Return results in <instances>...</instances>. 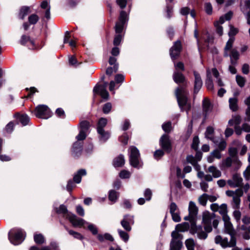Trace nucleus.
<instances>
[{
	"label": "nucleus",
	"instance_id": "f257e3e1",
	"mask_svg": "<svg viewBox=\"0 0 250 250\" xmlns=\"http://www.w3.org/2000/svg\"><path fill=\"white\" fill-rule=\"evenodd\" d=\"M55 210L57 214L68 219L74 227H82L85 224H88L83 219L77 217L76 215L69 211L64 205H61L59 208H56Z\"/></svg>",
	"mask_w": 250,
	"mask_h": 250
},
{
	"label": "nucleus",
	"instance_id": "f03ea898",
	"mask_svg": "<svg viewBox=\"0 0 250 250\" xmlns=\"http://www.w3.org/2000/svg\"><path fill=\"white\" fill-rule=\"evenodd\" d=\"M186 94L187 91L183 86L178 87L176 90L175 95L179 106L181 110H185L188 113V111L190 109L191 104L188 102Z\"/></svg>",
	"mask_w": 250,
	"mask_h": 250
},
{
	"label": "nucleus",
	"instance_id": "7ed1b4c3",
	"mask_svg": "<svg viewBox=\"0 0 250 250\" xmlns=\"http://www.w3.org/2000/svg\"><path fill=\"white\" fill-rule=\"evenodd\" d=\"M25 236V232L19 228L13 229L8 233V239L14 245L21 244L24 241Z\"/></svg>",
	"mask_w": 250,
	"mask_h": 250
},
{
	"label": "nucleus",
	"instance_id": "20e7f679",
	"mask_svg": "<svg viewBox=\"0 0 250 250\" xmlns=\"http://www.w3.org/2000/svg\"><path fill=\"white\" fill-rule=\"evenodd\" d=\"M227 196L232 197L231 206L234 209H239L240 206V198L243 195L241 188L237 189L235 191L227 190L226 192Z\"/></svg>",
	"mask_w": 250,
	"mask_h": 250
},
{
	"label": "nucleus",
	"instance_id": "39448f33",
	"mask_svg": "<svg viewBox=\"0 0 250 250\" xmlns=\"http://www.w3.org/2000/svg\"><path fill=\"white\" fill-rule=\"evenodd\" d=\"M129 162L130 165L136 168H139L142 166L140 162V153L136 147L131 146L129 148Z\"/></svg>",
	"mask_w": 250,
	"mask_h": 250
},
{
	"label": "nucleus",
	"instance_id": "423d86ee",
	"mask_svg": "<svg viewBox=\"0 0 250 250\" xmlns=\"http://www.w3.org/2000/svg\"><path fill=\"white\" fill-rule=\"evenodd\" d=\"M215 243L219 244L223 248H231L236 246V238L235 237H231L230 240L226 237H222L220 235H217L214 239Z\"/></svg>",
	"mask_w": 250,
	"mask_h": 250
},
{
	"label": "nucleus",
	"instance_id": "0eeeda50",
	"mask_svg": "<svg viewBox=\"0 0 250 250\" xmlns=\"http://www.w3.org/2000/svg\"><path fill=\"white\" fill-rule=\"evenodd\" d=\"M35 115L39 118L47 119L52 116V112L47 105L42 104L36 107Z\"/></svg>",
	"mask_w": 250,
	"mask_h": 250
},
{
	"label": "nucleus",
	"instance_id": "6e6552de",
	"mask_svg": "<svg viewBox=\"0 0 250 250\" xmlns=\"http://www.w3.org/2000/svg\"><path fill=\"white\" fill-rule=\"evenodd\" d=\"M215 218L214 213H210L208 211H205L203 213L202 223L204 225V229L207 232H209L212 230L211 222Z\"/></svg>",
	"mask_w": 250,
	"mask_h": 250
},
{
	"label": "nucleus",
	"instance_id": "1a4fd4ad",
	"mask_svg": "<svg viewBox=\"0 0 250 250\" xmlns=\"http://www.w3.org/2000/svg\"><path fill=\"white\" fill-rule=\"evenodd\" d=\"M128 15L125 11L122 10L120 12L119 21L115 25V31L117 33L120 34L122 32L124 25L128 21Z\"/></svg>",
	"mask_w": 250,
	"mask_h": 250
},
{
	"label": "nucleus",
	"instance_id": "9d476101",
	"mask_svg": "<svg viewBox=\"0 0 250 250\" xmlns=\"http://www.w3.org/2000/svg\"><path fill=\"white\" fill-rule=\"evenodd\" d=\"M134 224V216L129 214L125 215L121 221V225L127 232L131 230L132 226Z\"/></svg>",
	"mask_w": 250,
	"mask_h": 250
},
{
	"label": "nucleus",
	"instance_id": "9b49d317",
	"mask_svg": "<svg viewBox=\"0 0 250 250\" xmlns=\"http://www.w3.org/2000/svg\"><path fill=\"white\" fill-rule=\"evenodd\" d=\"M169 212L172 220L175 222H179L181 220L180 211L177 205L174 202H171L168 207Z\"/></svg>",
	"mask_w": 250,
	"mask_h": 250
},
{
	"label": "nucleus",
	"instance_id": "f8f14e48",
	"mask_svg": "<svg viewBox=\"0 0 250 250\" xmlns=\"http://www.w3.org/2000/svg\"><path fill=\"white\" fill-rule=\"evenodd\" d=\"M181 49V42L180 41H177L174 43L169 50L170 56L172 60H175L179 56Z\"/></svg>",
	"mask_w": 250,
	"mask_h": 250
},
{
	"label": "nucleus",
	"instance_id": "ddd939ff",
	"mask_svg": "<svg viewBox=\"0 0 250 250\" xmlns=\"http://www.w3.org/2000/svg\"><path fill=\"white\" fill-rule=\"evenodd\" d=\"M160 145L163 149L167 153H169L171 150V142L169 137L166 134H164L160 138Z\"/></svg>",
	"mask_w": 250,
	"mask_h": 250
},
{
	"label": "nucleus",
	"instance_id": "4468645a",
	"mask_svg": "<svg viewBox=\"0 0 250 250\" xmlns=\"http://www.w3.org/2000/svg\"><path fill=\"white\" fill-rule=\"evenodd\" d=\"M224 221L225 230L226 233L230 235L231 237H235V232L233 229L232 224L230 221V218L229 216H226L223 219Z\"/></svg>",
	"mask_w": 250,
	"mask_h": 250
},
{
	"label": "nucleus",
	"instance_id": "2eb2a0df",
	"mask_svg": "<svg viewBox=\"0 0 250 250\" xmlns=\"http://www.w3.org/2000/svg\"><path fill=\"white\" fill-rule=\"evenodd\" d=\"M243 179L238 174L233 175L232 179L228 181V185L231 188L240 187L242 186Z\"/></svg>",
	"mask_w": 250,
	"mask_h": 250
},
{
	"label": "nucleus",
	"instance_id": "dca6fc26",
	"mask_svg": "<svg viewBox=\"0 0 250 250\" xmlns=\"http://www.w3.org/2000/svg\"><path fill=\"white\" fill-rule=\"evenodd\" d=\"M232 164L236 165L238 167L240 166V162L238 159V158H232L230 157H228L222 161V167L224 168H229Z\"/></svg>",
	"mask_w": 250,
	"mask_h": 250
},
{
	"label": "nucleus",
	"instance_id": "f3484780",
	"mask_svg": "<svg viewBox=\"0 0 250 250\" xmlns=\"http://www.w3.org/2000/svg\"><path fill=\"white\" fill-rule=\"evenodd\" d=\"M194 76V93L197 94L203 85V82L200 74L194 71L193 72Z\"/></svg>",
	"mask_w": 250,
	"mask_h": 250
},
{
	"label": "nucleus",
	"instance_id": "a211bd4d",
	"mask_svg": "<svg viewBox=\"0 0 250 250\" xmlns=\"http://www.w3.org/2000/svg\"><path fill=\"white\" fill-rule=\"evenodd\" d=\"M20 43L22 45H25L27 43V45L30 49H34L35 48L34 42L32 40L29 36L26 35H22L20 40Z\"/></svg>",
	"mask_w": 250,
	"mask_h": 250
},
{
	"label": "nucleus",
	"instance_id": "6ab92c4d",
	"mask_svg": "<svg viewBox=\"0 0 250 250\" xmlns=\"http://www.w3.org/2000/svg\"><path fill=\"white\" fill-rule=\"evenodd\" d=\"M211 70L209 69L207 70V79L205 84L208 90H212L214 88L213 81L211 79Z\"/></svg>",
	"mask_w": 250,
	"mask_h": 250
},
{
	"label": "nucleus",
	"instance_id": "aec40b11",
	"mask_svg": "<svg viewBox=\"0 0 250 250\" xmlns=\"http://www.w3.org/2000/svg\"><path fill=\"white\" fill-rule=\"evenodd\" d=\"M187 161L188 163L191 164L195 170L199 171L201 169L200 166L198 164L196 158L192 155H188L186 158Z\"/></svg>",
	"mask_w": 250,
	"mask_h": 250
},
{
	"label": "nucleus",
	"instance_id": "412c9836",
	"mask_svg": "<svg viewBox=\"0 0 250 250\" xmlns=\"http://www.w3.org/2000/svg\"><path fill=\"white\" fill-rule=\"evenodd\" d=\"M173 78L174 81L177 83H185V78L183 74L178 71H175L173 73Z\"/></svg>",
	"mask_w": 250,
	"mask_h": 250
},
{
	"label": "nucleus",
	"instance_id": "4be33fe9",
	"mask_svg": "<svg viewBox=\"0 0 250 250\" xmlns=\"http://www.w3.org/2000/svg\"><path fill=\"white\" fill-rule=\"evenodd\" d=\"M99 134V139L102 143L105 142L110 137V134L108 131H106L104 129L101 130V132H97Z\"/></svg>",
	"mask_w": 250,
	"mask_h": 250
},
{
	"label": "nucleus",
	"instance_id": "5701e85b",
	"mask_svg": "<svg viewBox=\"0 0 250 250\" xmlns=\"http://www.w3.org/2000/svg\"><path fill=\"white\" fill-rule=\"evenodd\" d=\"M86 174V171L84 169H81L78 171V172L74 174L73 180L74 181L79 184L81 182L82 176L85 175Z\"/></svg>",
	"mask_w": 250,
	"mask_h": 250
},
{
	"label": "nucleus",
	"instance_id": "b1692460",
	"mask_svg": "<svg viewBox=\"0 0 250 250\" xmlns=\"http://www.w3.org/2000/svg\"><path fill=\"white\" fill-rule=\"evenodd\" d=\"M188 212L192 217H196L198 212V208L194 202L190 201L188 206Z\"/></svg>",
	"mask_w": 250,
	"mask_h": 250
},
{
	"label": "nucleus",
	"instance_id": "393cba45",
	"mask_svg": "<svg viewBox=\"0 0 250 250\" xmlns=\"http://www.w3.org/2000/svg\"><path fill=\"white\" fill-rule=\"evenodd\" d=\"M83 145L81 143L78 141L74 143L73 146V153L76 156H79L82 150Z\"/></svg>",
	"mask_w": 250,
	"mask_h": 250
},
{
	"label": "nucleus",
	"instance_id": "a878e982",
	"mask_svg": "<svg viewBox=\"0 0 250 250\" xmlns=\"http://www.w3.org/2000/svg\"><path fill=\"white\" fill-rule=\"evenodd\" d=\"M214 128L211 126H208L205 132V137L206 138L210 140L214 143H216L215 138L213 137Z\"/></svg>",
	"mask_w": 250,
	"mask_h": 250
},
{
	"label": "nucleus",
	"instance_id": "bb28decb",
	"mask_svg": "<svg viewBox=\"0 0 250 250\" xmlns=\"http://www.w3.org/2000/svg\"><path fill=\"white\" fill-rule=\"evenodd\" d=\"M203 111L205 114V116L210 112L212 109L211 105L210 102L208 99H204L203 101Z\"/></svg>",
	"mask_w": 250,
	"mask_h": 250
},
{
	"label": "nucleus",
	"instance_id": "cd10ccee",
	"mask_svg": "<svg viewBox=\"0 0 250 250\" xmlns=\"http://www.w3.org/2000/svg\"><path fill=\"white\" fill-rule=\"evenodd\" d=\"M125 160L123 155H120L113 160V165L115 167H121L125 164Z\"/></svg>",
	"mask_w": 250,
	"mask_h": 250
},
{
	"label": "nucleus",
	"instance_id": "c85d7f7f",
	"mask_svg": "<svg viewBox=\"0 0 250 250\" xmlns=\"http://www.w3.org/2000/svg\"><path fill=\"white\" fill-rule=\"evenodd\" d=\"M41 7L42 9H46L45 17L46 19H49L50 18V6L49 5L48 2L46 0L43 1L41 4Z\"/></svg>",
	"mask_w": 250,
	"mask_h": 250
},
{
	"label": "nucleus",
	"instance_id": "c756f323",
	"mask_svg": "<svg viewBox=\"0 0 250 250\" xmlns=\"http://www.w3.org/2000/svg\"><path fill=\"white\" fill-rule=\"evenodd\" d=\"M229 56H230L231 63L232 64H235L236 63V61L239 59V54L238 51L235 49H232L230 54H229Z\"/></svg>",
	"mask_w": 250,
	"mask_h": 250
},
{
	"label": "nucleus",
	"instance_id": "7c9ffc66",
	"mask_svg": "<svg viewBox=\"0 0 250 250\" xmlns=\"http://www.w3.org/2000/svg\"><path fill=\"white\" fill-rule=\"evenodd\" d=\"M208 170L209 172L212 173V176L214 178H219L221 176V171L214 166H210L208 168Z\"/></svg>",
	"mask_w": 250,
	"mask_h": 250
},
{
	"label": "nucleus",
	"instance_id": "2f4dec72",
	"mask_svg": "<svg viewBox=\"0 0 250 250\" xmlns=\"http://www.w3.org/2000/svg\"><path fill=\"white\" fill-rule=\"evenodd\" d=\"M241 122V118L239 115L233 116L232 119L229 121V125L230 126L233 125H239Z\"/></svg>",
	"mask_w": 250,
	"mask_h": 250
},
{
	"label": "nucleus",
	"instance_id": "473e14b6",
	"mask_svg": "<svg viewBox=\"0 0 250 250\" xmlns=\"http://www.w3.org/2000/svg\"><path fill=\"white\" fill-rule=\"evenodd\" d=\"M119 196V193L114 190H111L109 191L108 199L112 203H115Z\"/></svg>",
	"mask_w": 250,
	"mask_h": 250
},
{
	"label": "nucleus",
	"instance_id": "72a5a7b5",
	"mask_svg": "<svg viewBox=\"0 0 250 250\" xmlns=\"http://www.w3.org/2000/svg\"><path fill=\"white\" fill-rule=\"evenodd\" d=\"M238 100L236 98H231L229 99V106L230 109L235 111L238 109Z\"/></svg>",
	"mask_w": 250,
	"mask_h": 250
},
{
	"label": "nucleus",
	"instance_id": "f704fd0d",
	"mask_svg": "<svg viewBox=\"0 0 250 250\" xmlns=\"http://www.w3.org/2000/svg\"><path fill=\"white\" fill-rule=\"evenodd\" d=\"M107 120L106 118H101L99 119L97 127V132L101 131V130L104 129V128L106 125Z\"/></svg>",
	"mask_w": 250,
	"mask_h": 250
},
{
	"label": "nucleus",
	"instance_id": "c9c22d12",
	"mask_svg": "<svg viewBox=\"0 0 250 250\" xmlns=\"http://www.w3.org/2000/svg\"><path fill=\"white\" fill-rule=\"evenodd\" d=\"M211 73L215 78H216V83H217L218 86H222L224 85V83L222 81V80L219 77V73L218 70L216 68H213L211 69Z\"/></svg>",
	"mask_w": 250,
	"mask_h": 250
},
{
	"label": "nucleus",
	"instance_id": "e433bc0d",
	"mask_svg": "<svg viewBox=\"0 0 250 250\" xmlns=\"http://www.w3.org/2000/svg\"><path fill=\"white\" fill-rule=\"evenodd\" d=\"M181 246L182 244L179 241L171 240L170 244V250H180Z\"/></svg>",
	"mask_w": 250,
	"mask_h": 250
},
{
	"label": "nucleus",
	"instance_id": "4c0bfd02",
	"mask_svg": "<svg viewBox=\"0 0 250 250\" xmlns=\"http://www.w3.org/2000/svg\"><path fill=\"white\" fill-rule=\"evenodd\" d=\"M60 223L63 225L65 229L68 231L69 234L72 236H73L74 238L78 239H82L83 237V236L79 232H76L72 230H69L68 228L65 226L61 221H60Z\"/></svg>",
	"mask_w": 250,
	"mask_h": 250
},
{
	"label": "nucleus",
	"instance_id": "58836bf2",
	"mask_svg": "<svg viewBox=\"0 0 250 250\" xmlns=\"http://www.w3.org/2000/svg\"><path fill=\"white\" fill-rule=\"evenodd\" d=\"M97 238L98 240L102 242H103L104 239L109 240L111 242L113 241L114 240V238L112 235L108 233H105L104 235L99 234L98 235Z\"/></svg>",
	"mask_w": 250,
	"mask_h": 250
},
{
	"label": "nucleus",
	"instance_id": "ea45409f",
	"mask_svg": "<svg viewBox=\"0 0 250 250\" xmlns=\"http://www.w3.org/2000/svg\"><path fill=\"white\" fill-rule=\"evenodd\" d=\"M30 13V8L27 6L22 7L20 11L19 17L21 19H24L29 13Z\"/></svg>",
	"mask_w": 250,
	"mask_h": 250
},
{
	"label": "nucleus",
	"instance_id": "a19ab883",
	"mask_svg": "<svg viewBox=\"0 0 250 250\" xmlns=\"http://www.w3.org/2000/svg\"><path fill=\"white\" fill-rule=\"evenodd\" d=\"M196 233L197 234V237L200 239H205L208 236L207 232L202 230V228L201 226L197 227Z\"/></svg>",
	"mask_w": 250,
	"mask_h": 250
},
{
	"label": "nucleus",
	"instance_id": "79ce46f5",
	"mask_svg": "<svg viewBox=\"0 0 250 250\" xmlns=\"http://www.w3.org/2000/svg\"><path fill=\"white\" fill-rule=\"evenodd\" d=\"M35 242L38 245H42L45 242V238L41 234H35L34 235Z\"/></svg>",
	"mask_w": 250,
	"mask_h": 250
},
{
	"label": "nucleus",
	"instance_id": "37998d69",
	"mask_svg": "<svg viewBox=\"0 0 250 250\" xmlns=\"http://www.w3.org/2000/svg\"><path fill=\"white\" fill-rule=\"evenodd\" d=\"M218 211L220 214L222 215L223 219L226 216H228L227 214V206L226 204H222L219 206Z\"/></svg>",
	"mask_w": 250,
	"mask_h": 250
},
{
	"label": "nucleus",
	"instance_id": "c03bdc74",
	"mask_svg": "<svg viewBox=\"0 0 250 250\" xmlns=\"http://www.w3.org/2000/svg\"><path fill=\"white\" fill-rule=\"evenodd\" d=\"M80 130L83 131L87 133L88 129L90 126V123L87 121H82L80 123Z\"/></svg>",
	"mask_w": 250,
	"mask_h": 250
},
{
	"label": "nucleus",
	"instance_id": "a18cd8bd",
	"mask_svg": "<svg viewBox=\"0 0 250 250\" xmlns=\"http://www.w3.org/2000/svg\"><path fill=\"white\" fill-rule=\"evenodd\" d=\"M185 245L188 250H193L195 247V242L193 239L189 238L186 240Z\"/></svg>",
	"mask_w": 250,
	"mask_h": 250
},
{
	"label": "nucleus",
	"instance_id": "49530a36",
	"mask_svg": "<svg viewBox=\"0 0 250 250\" xmlns=\"http://www.w3.org/2000/svg\"><path fill=\"white\" fill-rule=\"evenodd\" d=\"M118 234L120 238L125 242H127L129 239V235L128 233L122 230L121 229H118Z\"/></svg>",
	"mask_w": 250,
	"mask_h": 250
},
{
	"label": "nucleus",
	"instance_id": "de8ad7c7",
	"mask_svg": "<svg viewBox=\"0 0 250 250\" xmlns=\"http://www.w3.org/2000/svg\"><path fill=\"white\" fill-rule=\"evenodd\" d=\"M208 194L206 193H204L201 196H200L198 198L199 203L203 206H206L207 205L208 199Z\"/></svg>",
	"mask_w": 250,
	"mask_h": 250
},
{
	"label": "nucleus",
	"instance_id": "09e8293b",
	"mask_svg": "<svg viewBox=\"0 0 250 250\" xmlns=\"http://www.w3.org/2000/svg\"><path fill=\"white\" fill-rule=\"evenodd\" d=\"M19 121L22 125L25 126L28 124L30 118L26 114H22L20 116Z\"/></svg>",
	"mask_w": 250,
	"mask_h": 250
},
{
	"label": "nucleus",
	"instance_id": "8fccbe9b",
	"mask_svg": "<svg viewBox=\"0 0 250 250\" xmlns=\"http://www.w3.org/2000/svg\"><path fill=\"white\" fill-rule=\"evenodd\" d=\"M215 144L217 146V149H218L219 151H223L226 148L227 143L224 140H221L219 143L216 141Z\"/></svg>",
	"mask_w": 250,
	"mask_h": 250
},
{
	"label": "nucleus",
	"instance_id": "3c124183",
	"mask_svg": "<svg viewBox=\"0 0 250 250\" xmlns=\"http://www.w3.org/2000/svg\"><path fill=\"white\" fill-rule=\"evenodd\" d=\"M188 227V224L187 223H184L183 224H179L176 226L175 229L178 231H185L187 230Z\"/></svg>",
	"mask_w": 250,
	"mask_h": 250
},
{
	"label": "nucleus",
	"instance_id": "603ef678",
	"mask_svg": "<svg viewBox=\"0 0 250 250\" xmlns=\"http://www.w3.org/2000/svg\"><path fill=\"white\" fill-rule=\"evenodd\" d=\"M39 16L35 14L31 15L28 17V21L30 24H35L39 21Z\"/></svg>",
	"mask_w": 250,
	"mask_h": 250
},
{
	"label": "nucleus",
	"instance_id": "864d4df0",
	"mask_svg": "<svg viewBox=\"0 0 250 250\" xmlns=\"http://www.w3.org/2000/svg\"><path fill=\"white\" fill-rule=\"evenodd\" d=\"M244 103L248 106L246 110V114L248 116V120H250V96L247 97L244 101Z\"/></svg>",
	"mask_w": 250,
	"mask_h": 250
},
{
	"label": "nucleus",
	"instance_id": "5fc2aeb1",
	"mask_svg": "<svg viewBox=\"0 0 250 250\" xmlns=\"http://www.w3.org/2000/svg\"><path fill=\"white\" fill-rule=\"evenodd\" d=\"M236 81L238 85L240 87H243L245 85L246 80L245 78L242 76H241L240 75H237L236 76Z\"/></svg>",
	"mask_w": 250,
	"mask_h": 250
},
{
	"label": "nucleus",
	"instance_id": "6e6d98bb",
	"mask_svg": "<svg viewBox=\"0 0 250 250\" xmlns=\"http://www.w3.org/2000/svg\"><path fill=\"white\" fill-rule=\"evenodd\" d=\"M235 210L233 212V216L235 219L236 222L238 224H240L241 217V213L238 210L239 209H235Z\"/></svg>",
	"mask_w": 250,
	"mask_h": 250
},
{
	"label": "nucleus",
	"instance_id": "4d7b16f0",
	"mask_svg": "<svg viewBox=\"0 0 250 250\" xmlns=\"http://www.w3.org/2000/svg\"><path fill=\"white\" fill-rule=\"evenodd\" d=\"M118 69V64H115L113 67H109L106 70V74L111 76L113 72H116Z\"/></svg>",
	"mask_w": 250,
	"mask_h": 250
},
{
	"label": "nucleus",
	"instance_id": "13d9d810",
	"mask_svg": "<svg viewBox=\"0 0 250 250\" xmlns=\"http://www.w3.org/2000/svg\"><path fill=\"white\" fill-rule=\"evenodd\" d=\"M105 86L101 85H96L93 89V92L96 93L100 94L104 91H106Z\"/></svg>",
	"mask_w": 250,
	"mask_h": 250
},
{
	"label": "nucleus",
	"instance_id": "bf43d9fd",
	"mask_svg": "<svg viewBox=\"0 0 250 250\" xmlns=\"http://www.w3.org/2000/svg\"><path fill=\"white\" fill-rule=\"evenodd\" d=\"M112 108V104L110 103L105 104L103 107V111L104 114L109 113Z\"/></svg>",
	"mask_w": 250,
	"mask_h": 250
},
{
	"label": "nucleus",
	"instance_id": "052dcab7",
	"mask_svg": "<svg viewBox=\"0 0 250 250\" xmlns=\"http://www.w3.org/2000/svg\"><path fill=\"white\" fill-rule=\"evenodd\" d=\"M241 11L245 15L247 20V23L250 25V10L248 12H247L245 9V7H241Z\"/></svg>",
	"mask_w": 250,
	"mask_h": 250
},
{
	"label": "nucleus",
	"instance_id": "680f3d73",
	"mask_svg": "<svg viewBox=\"0 0 250 250\" xmlns=\"http://www.w3.org/2000/svg\"><path fill=\"white\" fill-rule=\"evenodd\" d=\"M199 144V139L198 136H195L193 138V142L192 143L191 147L195 150H197L198 148V145Z\"/></svg>",
	"mask_w": 250,
	"mask_h": 250
},
{
	"label": "nucleus",
	"instance_id": "e2e57ef3",
	"mask_svg": "<svg viewBox=\"0 0 250 250\" xmlns=\"http://www.w3.org/2000/svg\"><path fill=\"white\" fill-rule=\"evenodd\" d=\"M164 155L163 150L158 149L156 150L154 153V157L156 160H159Z\"/></svg>",
	"mask_w": 250,
	"mask_h": 250
},
{
	"label": "nucleus",
	"instance_id": "0e129e2a",
	"mask_svg": "<svg viewBox=\"0 0 250 250\" xmlns=\"http://www.w3.org/2000/svg\"><path fill=\"white\" fill-rule=\"evenodd\" d=\"M205 10L208 15H211L212 14V7L210 3L206 2L205 3Z\"/></svg>",
	"mask_w": 250,
	"mask_h": 250
},
{
	"label": "nucleus",
	"instance_id": "69168bd1",
	"mask_svg": "<svg viewBox=\"0 0 250 250\" xmlns=\"http://www.w3.org/2000/svg\"><path fill=\"white\" fill-rule=\"evenodd\" d=\"M130 173L128 171L123 170H122L119 176L120 178L122 179L129 178L130 176Z\"/></svg>",
	"mask_w": 250,
	"mask_h": 250
},
{
	"label": "nucleus",
	"instance_id": "338daca9",
	"mask_svg": "<svg viewBox=\"0 0 250 250\" xmlns=\"http://www.w3.org/2000/svg\"><path fill=\"white\" fill-rule=\"evenodd\" d=\"M229 153L230 157L237 158L236 155L237 154V150L235 147H230L229 149Z\"/></svg>",
	"mask_w": 250,
	"mask_h": 250
},
{
	"label": "nucleus",
	"instance_id": "774afa93",
	"mask_svg": "<svg viewBox=\"0 0 250 250\" xmlns=\"http://www.w3.org/2000/svg\"><path fill=\"white\" fill-rule=\"evenodd\" d=\"M177 229H175V230L173 231L171 233V237L172 240H177V239H181L182 238V235L180 234Z\"/></svg>",
	"mask_w": 250,
	"mask_h": 250
}]
</instances>
